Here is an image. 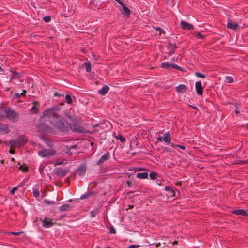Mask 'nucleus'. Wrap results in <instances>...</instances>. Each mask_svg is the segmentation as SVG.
<instances>
[{"label": "nucleus", "instance_id": "nucleus-57", "mask_svg": "<svg viewBox=\"0 0 248 248\" xmlns=\"http://www.w3.org/2000/svg\"><path fill=\"white\" fill-rule=\"evenodd\" d=\"M1 162L2 164L3 163V161H1Z\"/></svg>", "mask_w": 248, "mask_h": 248}, {"label": "nucleus", "instance_id": "nucleus-36", "mask_svg": "<svg viewBox=\"0 0 248 248\" xmlns=\"http://www.w3.org/2000/svg\"><path fill=\"white\" fill-rule=\"evenodd\" d=\"M26 93V91L25 90L23 91L22 92V93H16L15 94V96L16 97L18 98H19L21 96H23L24 95L25 93Z\"/></svg>", "mask_w": 248, "mask_h": 248}, {"label": "nucleus", "instance_id": "nucleus-16", "mask_svg": "<svg viewBox=\"0 0 248 248\" xmlns=\"http://www.w3.org/2000/svg\"><path fill=\"white\" fill-rule=\"evenodd\" d=\"M108 90L109 87L108 86H104L98 91V93L100 94L104 95L108 93Z\"/></svg>", "mask_w": 248, "mask_h": 248}, {"label": "nucleus", "instance_id": "nucleus-54", "mask_svg": "<svg viewBox=\"0 0 248 248\" xmlns=\"http://www.w3.org/2000/svg\"><path fill=\"white\" fill-rule=\"evenodd\" d=\"M193 108H195V109H197V107H193Z\"/></svg>", "mask_w": 248, "mask_h": 248}, {"label": "nucleus", "instance_id": "nucleus-24", "mask_svg": "<svg viewBox=\"0 0 248 248\" xmlns=\"http://www.w3.org/2000/svg\"><path fill=\"white\" fill-rule=\"evenodd\" d=\"M161 67L162 68H164L169 69L171 67V63H170L167 62H163L161 64Z\"/></svg>", "mask_w": 248, "mask_h": 248}, {"label": "nucleus", "instance_id": "nucleus-52", "mask_svg": "<svg viewBox=\"0 0 248 248\" xmlns=\"http://www.w3.org/2000/svg\"><path fill=\"white\" fill-rule=\"evenodd\" d=\"M56 164L60 165V164H61V162H58V163H56Z\"/></svg>", "mask_w": 248, "mask_h": 248}, {"label": "nucleus", "instance_id": "nucleus-49", "mask_svg": "<svg viewBox=\"0 0 248 248\" xmlns=\"http://www.w3.org/2000/svg\"><path fill=\"white\" fill-rule=\"evenodd\" d=\"M235 113H237V114H238V113H239V110H238V109H236V110H235Z\"/></svg>", "mask_w": 248, "mask_h": 248}, {"label": "nucleus", "instance_id": "nucleus-21", "mask_svg": "<svg viewBox=\"0 0 248 248\" xmlns=\"http://www.w3.org/2000/svg\"><path fill=\"white\" fill-rule=\"evenodd\" d=\"M9 234H14L17 236H20L22 238L24 237L25 236L24 233L22 232H9Z\"/></svg>", "mask_w": 248, "mask_h": 248}, {"label": "nucleus", "instance_id": "nucleus-40", "mask_svg": "<svg viewBox=\"0 0 248 248\" xmlns=\"http://www.w3.org/2000/svg\"><path fill=\"white\" fill-rule=\"evenodd\" d=\"M145 170V169L143 168H136L135 170V171H143Z\"/></svg>", "mask_w": 248, "mask_h": 248}, {"label": "nucleus", "instance_id": "nucleus-58", "mask_svg": "<svg viewBox=\"0 0 248 248\" xmlns=\"http://www.w3.org/2000/svg\"><path fill=\"white\" fill-rule=\"evenodd\" d=\"M1 142H2V141H1V140H0V143H1Z\"/></svg>", "mask_w": 248, "mask_h": 248}, {"label": "nucleus", "instance_id": "nucleus-8", "mask_svg": "<svg viewBox=\"0 0 248 248\" xmlns=\"http://www.w3.org/2000/svg\"><path fill=\"white\" fill-rule=\"evenodd\" d=\"M9 131V128L7 124L0 123V134H5Z\"/></svg>", "mask_w": 248, "mask_h": 248}, {"label": "nucleus", "instance_id": "nucleus-23", "mask_svg": "<svg viewBox=\"0 0 248 248\" xmlns=\"http://www.w3.org/2000/svg\"><path fill=\"white\" fill-rule=\"evenodd\" d=\"M234 80L232 77L231 76H226L225 78V82L228 83H231L233 82Z\"/></svg>", "mask_w": 248, "mask_h": 248}, {"label": "nucleus", "instance_id": "nucleus-32", "mask_svg": "<svg viewBox=\"0 0 248 248\" xmlns=\"http://www.w3.org/2000/svg\"><path fill=\"white\" fill-rule=\"evenodd\" d=\"M195 75L197 77H199V78H206V76L203 74H202V73H200L199 72H195Z\"/></svg>", "mask_w": 248, "mask_h": 248}, {"label": "nucleus", "instance_id": "nucleus-15", "mask_svg": "<svg viewBox=\"0 0 248 248\" xmlns=\"http://www.w3.org/2000/svg\"><path fill=\"white\" fill-rule=\"evenodd\" d=\"M53 223L51 222V220L46 218L43 221V226L46 228L51 227Z\"/></svg>", "mask_w": 248, "mask_h": 248}, {"label": "nucleus", "instance_id": "nucleus-38", "mask_svg": "<svg viewBox=\"0 0 248 248\" xmlns=\"http://www.w3.org/2000/svg\"><path fill=\"white\" fill-rule=\"evenodd\" d=\"M156 31H159L160 32V34L161 33L165 34V31L160 27H157L155 29Z\"/></svg>", "mask_w": 248, "mask_h": 248}, {"label": "nucleus", "instance_id": "nucleus-31", "mask_svg": "<svg viewBox=\"0 0 248 248\" xmlns=\"http://www.w3.org/2000/svg\"><path fill=\"white\" fill-rule=\"evenodd\" d=\"M149 175L150 179L154 180L156 178L157 173L153 171L150 173Z\"/></svg>", "mask_w": 248, "mask_h": 248}, {"label": "nucleus", "instance_id": "nucleus-50", "mask_svg": "<svg viewBox=\"0 0 248 248\" xmlns=\"http://www.w3.org/2000/svg\"><path fill=\"white\" fill-rule=\"evenodd\" d=\"M181 185V182H178L176 183V185L178 186V185Z\"/></svg>", "mask_w": 248, "mask_h": 248}, {"label": "nucleus", "instance_id": "nucleus-42", "mask_svg": "<svg viewBox=\"0 0 248 248\" xmlns=\"http://www.w3.org/2000/svg\"><path fill=\"white\" fill-rule=\"evenodd\" d=\"M46 203L47 204H50L54 203V201L50 202L48 200H46Z\"/></svg>", "mask_w": 248, "mask_h": 248}, {"label": "nucleus", "instance_id": "nucleus-9", "mask_svg": "<svg viewBox=\"0 0 248 248\" xmlns=\"http://www.w3.org/2000/svg\"><path fill=\"white\" fill-rule=\"evenodd\" d=\"M196 91L198 95H202L203 93V88L201 81H197L195 83Z\"/></svg>", "mask_w": 248, "mask_h": 248}, {"label": "nucleus", "instance_id": "nucleus-2", "mask_svg": "<svg viewBox=\"0 0 248 248\" xmlns=\"http://www.w3.org/2000/svg\"><path fill=\"white\" fill-rule=\"evenodd\" d=\"M27 141V140L25 137L21 136L17 139L10 141L9 144L11 147L19 148L24 145Z\"/></svg>", "mask_w": 248, "mask_h": 248}, {"label": "nucleus", "instance_id": "nucleus-33", "mask_svg": "<svg viewBox=\"0 0 248 248\" xmlns=\"http://www.w3.org/2000/svg\"><path fill=\"white\" fill-rule=\"evenodd\" d=\"M171 146L172 147H179L182 150H185L186 149L185 146L182 145H175L174 143H171Z\"/></svg>", "mask_w": 248, "mask_h": 248}, {"label": "nucleus", "instance_id": "nucleus-4", "mask_svg": "<svg viewBox=\"0 0 248 248\" xmlns=\"http://www.w3.org/2000/svg\"><path fill=\"white\" fill-rule=\"evenodd\" d=\"M4 112L6 117L10 120L16 121L19 118V116L17 113L9 108H6Z\"/></svg>", "mask_w": 248, "mask_h": 248}, {"label": "nucleus", "instance_id": "nucleus-44", "mask_svg": "<svg viewBox=\"0 0 248 248\" xmlns=\"http://www.w3.org/2000/svg\"><path fill=\"white\" fill-rule=\"evenodd\" d=\"M170 191L172 194V196H175V191H174V189L172 188Z\"/></svg>", "mask_w": 248, "mask_h": 248}, {"label": "nucleus", "instance_id": "nucleus-39", "mask_svg": "<svg viewBox=\"0 0 248 248\" xmlns=\"http://www.w3.org/2000/svg\"><path fill=\"white\" fill-rule=\"evenodd\" d=\"M97 214V211L96 210L95 211H93L91 212V215L92 217H94Z\"/></svg>", "mask_w": 248, "mask_h": 248}, {"label": "nucleus", "instance_id": "nucleus-51", "mask_svg": "<svg viewBox=\"0 0 248 248\" xmlns=\"http://www.w3.org/2000/svg\"><path fill=\"white\" fill-rule=\"evenodd\" d=\"M174 53V51H171L170 52V54H173V53Z\"/></svg>", "mask_w": 248, "mask_h": 248}, {"label": "nucleus", "instance_id": "nucleus-10", "mask_svg": "<svg viewBox=\"0 0 248 248\" xmlns=\"http://www.w3.org/2000/svg\"><path fill=\"white\" fill-rule=\"evenodd\" d=\"M67 172V170L65 169L58 168L56 170V174L58 176L63 177Z\"/></svg>", "mask_w": 248, "mask_h": 248}, {"label": "nucleus", "instance_id": "nucleus-13", "mask_svg": "<svg viewBox=\"0 0 248 248\" xmlns=\"http://www.w3.org/2000/svg\"><path fill=\"white\" fill-rule=\"evenodd\" d=\"M227 27L230 29L236 30L238 27V25L236 23L232 22L230 20L227 23Z\"/></svg>", "mask_w": 248, "mask_h": 248}, {"label": "nucleus", "instance_id": "nucleus-22", "mask_svg": "<svg viewBox=\"0 0 248 248\" xmlns=\"http://www.w3.org/2000/svg\"><path fill=\"white\" fill-rule=\"evenodd\" d=\"M93 192H87L82 195L80 197V199L82 200L87 199L93 195Z\"/></svg>", "mask_w": 248, "mask_h": 248}, {"label": "nucleus", "instance_id": "nucleus-18", "mask_svg": "<svg viewBox=\"0 0 248 248\" xmlns=\"http://www.w3.org/2000/svg\"><path fill=\"white\" fill-rule=\"evenodd\" d=\"M148 174L147 172L138 173L136 175V177L138 178L144 179L147 178Z\"/></svg>", "mask_w": 248, "mask_h": 248}, {"label": "nucleus", "instance_id": "nucleus-27", "mask_svg": "<svg viewBox=\"0 0 248 248\" xmlns=\"http://www.w3.org/2000/svg\"><path fill=\"white\" fill-rule=\"evenodd\" d=\"M42 126L44 128L45 127V129L43 130V132L44 133H49L51 132V128L49 126H45L44 124H42Z\"/></svg>", "mask_w": 248, "mask_h": 248}, {"label": "nucleus", "instance_id": "nucleus-43", "mask_svg": "<svg viewBox=\"0 0 248 248\" xmlns=\"http://www.w3.org/2000/svg\"><path fill=\"white\" fill-rule=\"evenodd\" d=\"M54 95H55V96H57V97H61V96H62V94H60V93H54Z\"/></svg>", "mask_w": 248, "mask_h": 248}, {"label": "nucleus", "instance_id": "nucleus-59", "mask_svg": "<svg viewBox=\"0 0 248 248\" xmlns=\"http://www.w3.org/2000/svg\"><path fill=\"white\" fill-rule=\"evenodd\" d=\"M247 128H248V126H247Z\"/></svg>", "mask_w": 248, "mask_h": 248}, {"label": "nucleus", "instance_id": "nucleus-3", "mask_svg": "<svg viewBox=\"0 0 248 248\" xmlns=\"http://www.w3.org/2000/svg\"><path fill=\"white\" fill-rule=\"evenodd\" d=\"M157 140L160 142L163 141L167 144H170V146L171 143H172L171 142V138L169 132H165L162 136L157 137Z\"/></svg>", "mask_w": 248, "mask_h": 248}, {"label": "nucleus", "instance_id": "nucleus-29", "mask_svg": "<svg viewBox=\"0 0 248 248\" xmlns=\"http://www.w3.org/2000/svg\"><path fill=\"white\" fill-rule=\"evenodd\" d=\"M65 101L69 104H72V99L71 97V96L70 95L67 94L65 96Z\"/></svg>", "mask_w": 248, "mask_h": 248}, {"label": "nucleus", "instance_id": "nucleus-11", "mask_svg": "<svg viewBox=\"0 0 248 248\" xmlns=\"http://www.w3.org/2000/svg\"><path fill=\"white\" fill-rule=\"evenodd\" d=\"M232 213L237 215H242L243 216H248V213L247 211L244 209H237L234 210L232 211Z\"/></svg>", "mask_w": 248, "mask_h": 248}, {"label": "nucleus", "instance_id": "nucleus-46", "mask_svg": "<svg viewBox=\"0 0 248 248\" xmlns=\"http://www.w3.org/2000/svg\"><path fill=\"white\" fill-rule=\"evenodd\" d=\"M116 232L114 228H112L110 230V233H115Z\"/></svg>", "mask_w": 248, "mask_h": 248}, {"label": "nucleus", "instance_id": "nucleus-6", "mask_svg": "<svg viewBox=\"0 0 248 248\" xmlns=\"http://www.w3.org/2000/svg\"><path fill=\"white\" fill-rule=\"evenodd\" d=\"M180 25L184 30H191L194 29L193 25L187 23L184 20H181Z\"/></svg>", "mask_w": 248, "mask_h": 248}, {"label": "nucleus", "instance_id": "nucleus-5", "mask_svg": "<svg viewBox=\"0 0 248 248\" xmlns=\"http://www.w3.org/2000/svg\"><path fill=\"white\" fill-rule=\"evenodd\" d=\"M56 152L52 149L44 150L39 152V155L42 157H50L55 154Z\"/></svg>", "mask_w": 248, "mask_h": 248}, {"label": "nucleus", "instance_id": "nucleus-45", "mask_svg": "<svg viewBox=\"0 0 248 248\" xmlns=\"http://www.w3.org/2000/svg\"><path fill=\"white\" fill-rule=\"evenodd\" d=\"M11 147V149L9 150V152L11 154H14L15 153V150L12 149L13 147Z\"/></svg>", "mask_w": 248, "mask_h": 248}, {"label": "nucleus", "instance_id": "nucleus-28", "mask_svg": "<svg viewBox=\"0 0 248 248\" xmlns=\"http://www.w3.org/2000/svg\"><path fill=\"white\" fill-rule=\"evenodd\" d=\"M85 68L87 72H89L91 71V65L89 62H86L85 63Z\"/></svg>", "mask_w": 248, "mask_h": 248}, {"label": "nucleus", "instance_id": "nucleus-12", "mask_svg": "<svg viewBox=\"0 0 248 248\" xmlns=\"http://www.w3.org/2000/svg\"><path fill=\"white\" fill-rule=\"evenodd\" d=\"M33 104V106L32 107V114H36L39 111L40 106L37 101H34Z\"/></svg>", "mask_w": 248, "mask_h": 248}, {"label": "nucleus", "instance_id": "nucleus-37", "mask_svg": "<svg viewBox=\"0 0 248 248\" xmlns=\"http://www.w3.org/2000/svg\"><path fill=\"white\" fill-rule=\"evenodd\" d=\"M20 186H18L13 188L11 189V190L10 191V193L11 194L13 195L14 194L15 192L17 189L18 187H20Z\"/></svg>", "mask_w": 248, "mask_h": 248}, {"label": "nucleus", "instance_id": "nucleus-56", "mask_svg": "<svg viewBox=\"0 0 248 248\" xmlns=\"http://www.w3.org/2000/svg\"><path fill=\"white\" fill-rule=\"evenodd\" d=\"M14 158H12V161H14Z\"/></svg>", "mask_w": 248, "mask_h": 248}, {"label": "nucleus", "instance_id": "nucleus-30", "mask_svg": "<svg viewBox=\"0 0 248 248\" xmlns=\"http://www.w3.org/2000/svg\"><path fill=\"white\" fill-rule=\"evenodd\" d=\"M195 37L198 39H203L205 37V36L202 35L201 33L198 32L195 33Z\"/></svg>", "mask_w": 248, "mask_h": 248}, {"label": "nucleus", "instance_id": "nucleus-41", "mask_svg": "<svg viewBox=\"0 0 248 248\" xmlns=\"http://www.w3.org/2000/svg\"><path fill=\"white\" fill-rule=\"evenodd\" d=\"M171 189H172V188L170 187V186H166L165 187V190L166 191H170Z\"/></svg>", "mask_w": 248, "mask_h": 248}, {"label": "nucleus", "instance_id": "nucleus-1", "mask_svg": "<svg viewBox=\"0 0 248 248\" xmlns=\"http://www.w3.org/2000/svg\"><path fill=\"white\" fill-rule=\"evenodd\" d=\"M60 111L59 107L50 108L44 111L43 115L58 130L62 132L67 131L70 128V125L59 115Z\"/></svg>", "mask_w": 248, "mask_h": 248}, {"label": "nucleus", "instance_id": "nucleus-25", "mask_svg": "<svg viewBox=\"0 0 248 248\" xmlns=\"http://www.w3.org/2000/svg\"><path fill=\"white\" fill-rule=\"evenodd\" d=\"M19 170L23 172H26L28 171V167L25 164H23L19 167Z\"/></svg>", "mask_w": 248, "mask_h": 248}, {"label": "nucleus", "instance_id": "nucleus-20", "mask_svg": "<svg viewBox=\"0 0 248 248\" xmlns=\"http://www.w3.org/2000/svg\"><path fill=\"white\" fill-rule=\"evenodd\" d=\"M70 207L68 204H63L61 206L60 208L61 211H68L70 209Z\"/></svg>", "mask_w": 248, "mask_h": 248}, {"label": "nucleus", "instance_id": "nucleus-14", "mask_svg": "<svg viewBox=\"0 0 248 248\" xmlns=\"http://www.w3.org/2000/svg\"><path fill=\"white\" fill-rule=\"evenodd\" d=\"M176 90L178 92L184 93L187 90V87L185 85L181 84L176 87Z\"/></svg>", "mask_w": 248, "mask_h": 248}, {"label": "nucleus", "instance_id": "nucleus-53", "mask_svg": "<svg viewBox=\"0 0 248 248\" xmlns=\"http://www.w3.org/2000/svg\"><path fill=\"white\" fill-rule=\"evenodd\" d=\"M175 243H177V241H174V242H173V244H174Z\"/></svg>", "mask_w": 248, "mask_h": 248}, {"label": "nucleus", "instance_id": "nucleus-47", "mask_svg": "<svg viewBox=\"0 0 248 248\" xmlns=\"http://www.w3.org/2000/svg\"><path fill=\"white\" fill-rule=\"evenodd\" d=\"M117 2L119 3L120 5H121L122 6H123L124 4L123 3V2L120 0H116Z\"/></svg>", "mask_w": 248, "mask_h": 248}, {"label": "nucleus", "instance_id": "nucleus-7", "mask_svg": "<svg viewBox=\"0 0 248 248\" xmlns=\"http://www.w3.org/2000/svg\"><path fill=\"white\" fill-rule=\"evenodd\" d=\"M110 157L109 152H107L104 154L96 162L97 165H100L103 163L105 161L108 160Z\"/></svg>", "mask_w": 248, "mask_h": 248}, {"label": "nucleus", "instance_id": "nucleus-17", "mask_svg": "<svg viewBox=\"0 0 248 248\" xmlns=\"http://www.w3.org/2000/svg\"><path fill=\"white\" fill-rule=\"evenodd\" d=\"M33 196L35 198L39 197L40 195V186H34L33 189Z\"/></svg>", "mask_w": 248, "mask_h": 248}, {"label": "nucleus", "instance_id": "nucleus-19", "mask_svg": "<svg viewBox=\"0 0 248 248\" xmlns=\"http://www.w3.org/2000/svg\"><path fill=\"white\" fill-rule=\"evenodd\" d=\"M122 12L126 16L130 15L131 13L130 10L126 7L124 5L122 6Z\"/></svg>", "mask_w": 248, "mask_h": 248}, {"label": "nucleus", "instance_id": "nucleus-34", "mask_svg": "<svg viewBox=\"0 0 248 248\" xmlns=\"http://www.w3.org/2000/svg\"><path fill=\"white\" fill-rule=\"evenodd\" d=\"M171 67L180 71H182V68L176 64H171Z\"/></svg>", "mask_w": 248, "mask_h": 248}, {"label": "nucleus", "instance_id": "nucleus-35", "mask_svg": "<svg viewBox=\"0 0 248 248\" xmlns=\"http://www.w3.org/2000/svg\"><path fill=\"white\" fill-rule=\"evenodd\" d=\"M43 20L44 21L48 23L51 20V16H46L43 17Z\"/></svg>", "mask_w": 248, "mask_h": 248}, {"label": "nucleus", "instance_id": "nucleus-55", "mask_svg": "<svg viewBox=\"0 0 248 248\" xmlns=\"http://www.w3.org/2000/svg\"><path fill=\"white\" fill-rule=\"evenodd\" d=\"M106 248H111L109 247H106Z\"/></svg>", "mask_w": 248, "mask_h": 248}, {"label": "nucleus", "instance_id": "nucleus-26", "mask_svg": "<svg viewBox=\"0 0 248 248\" xmlns=\"http://www.w3.org/2000/svg\"><path fill=\"white\" fill-rule=\"evenodd\" d=\"M115 138L116 139L119 140L121 142H124L126 140L125 138L121 134H118V136H116Z\"/></svg>", "mask_w": 248, "mask_h": 248}, {"label": "nucleus", "instance_id": "nucleus-48", "mask_svg": "<svg viewBox=\"0 0 248 248\" xmlns=\"http://www.w3.org/2000/svg\"><path fill=\"white\" fill-rule=\"evenodd\" d=\"M135 248V246L133 245H131L129 246L127 248Z\"/></svg>", "mask_w": 248, "mask_h": 248}]
</instances>
